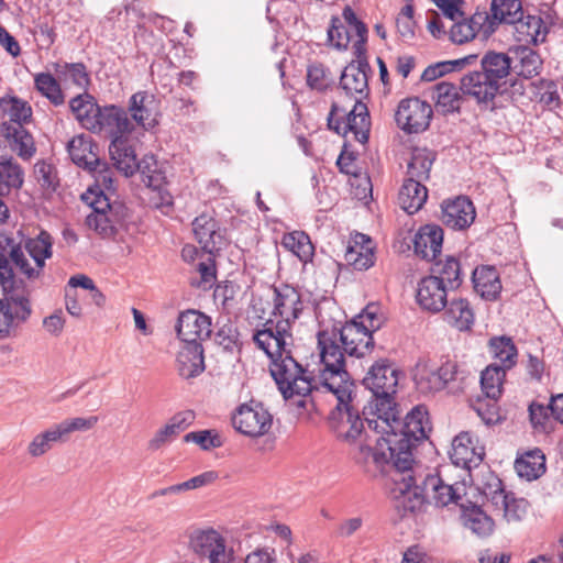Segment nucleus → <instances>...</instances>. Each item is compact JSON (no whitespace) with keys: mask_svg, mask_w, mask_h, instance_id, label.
Masks as SVG:
<instances>
[{"mask_svg":"<svg viewBox=\"0 0 563 563\" xmlns=\"http://www.w3.org/2000/svg\"><path fill=\"white\" fill-rule=\"evenodd\" d=\"M395 416L398 423L393 421L394 426L373 430L382 434L375 440V448L361 444L354 459L361 464L372 461L386 478H393L398 487L407 488L404 475L415 464L412 451L428 438L431 427L428 411L421 405L413 407L404 420L398 409Z\"/></svg>","mask_w":563,"mask_h":563,"instance_id":"1","label":"nucleus"},{"mask_svg":"<svg viewBox=\"0 0 563 563\" xmlns=\"http://www.w3.org/2000/svg\"><path fill=\"white\" fill-rule=\"evenodd\" d=\"M322 305L316 307V318L322 327L318 331V347L323 368L320 371V379L325 382H338L342 389L341 397L347 396V388L354 383L346 368V357L363 358L374 350L373 335L365 331V327L356 322L347 321L344 324L334 322L331 328L322 313Z\"/></svg>","mask_w":563,"mask_h":563,"instance_id":"2","label":"nucleus"},{"mask_svg":"<svg viewBox=\"0 0 563 563\" xmlns=\"http://www.w3.org/2000/svg\"><path fill=\"white\" fill-rule=\"evenodd\" d=\"M253 340L269 357V372L285 399L301 397L298 406H314L317 395L323 391L320 379L316 378L292 356L294 339H278L268 330H257Z\"/></svg>","mask_w":563,"mask_h":563,"instance_id":"3","label":"nucleus"},{"mask_svg":"<svg viewBox=\"0 0 563 563\" xmlns=\"http://www.w3.org/2000/svg\"><path fill=\"white\" fill-rule=\"evenodd\" d=\"M404 484L408 487H398L393 478H386L385 486L389 496L397 503L398 508L413 511L419 509L426 501H432L437 507H445L450 504H457L465 495L463 483L448 484L438 474H417L412 466L404 475Z\"/></svg>","mask_w":563,"mask_h":563,"instance_id":"4","label":"nucleus"},{"mask_svg":"<svg viewBox=\"0 0 563 563\" xmlns=\"http://www.w3.org/2000/svg\"><path fill=\"white\" fill-rule=\"evenodd\" d=\"M400 371L388 358H379L369 367L362 383L371 390L372 396L363 408L364 420L371 430L393 424L397 413L395 395Z\"/></svg>","mask_w":563,"mask_h":563,"instance_id":"5","label":"nucleus"},{"mask_svg":"<svg viewBox=\"0 0 563 563\" xmlns=\"http://www.w3.org/2000/svg\"><path fill=\"white\" fill-rule=\"evenodd\" d=\"M511 65L508 51L486 52L481 58L479 68L461 77L462 95L474 99L477 104L493 103L512 74Z\"/></svg>","mask_w":563,"mask_h":563,"instance_id":"6","label":"nucleus"},{"mask_svg":"<svg viewBox=\"0 0 563 563\" xmlns=\"http://www.w3.org/2000/svg\"><path fill=\"white\" fill-rule=\"evenodd\" d=\"M323 391L330 393L336 398V406L330 412L329 427L336 438L346 443H354L364 432V421L360 416V411L352 404V395L354 393L355 385L347 388L349 393L346 397H341L340 389H342L340 383L325 382L320 379Z\"/></svg>","mask_w":563,"mask_h":563,"instance_id":"7","label":"nucleus"},{"mask_svg":"<svg viewBox=\"0 0 563 563\" xmlns=\"http://www.w3.org/2000/svg\"><path fill=\"white\" fill-rule=\"evenodd\" d=\"M20 231L14 235L11 232H0V287L7 290L12 287H23L24 284L16 275H23L29 280L36 279L37 271L24 254Z\"/></svg>","mask_w":563,"mask_h":563,"instance_id":"8","label":"nucleus"},{"mask_svg":"<svg viewBox=\"0 0 563 563\" xmlns=\"http://www.w3.org/2000/svg\"><path fill=\"white\" fill-rule=\"evenodd\" d=\"M273 302V316L279 319L267 320L262 330L273 332L278 339H294L292 325L303 313L308 302L303 300L301 292L290 285L274 287Z\"/></svg>","mask_w":563,"mask_h":563,"instance_id":"9","label":"nucleus"},{"mask_svg":"<svg viewBox=\"0 0 563 563\" xmlns=\"http://www.w3.org/2000/svg\"><path fill=\"white\" fill-rule=\"evenodd\" d=\"M3 291L0 299V340L14 339L29 321L33 309L30 292L23 287H12Z\"/></svg>","mask_w":563,"mask_h":563,"instance_id":"10","label":"nucleus"},{"mask_svg":"<svg viewBox=\"0 0 563 563\" xmlns=\"http://www.w3.org/2000/svg\"><path fill=\"white\" fill-rule=\"evenodd\" d=\"M328 126L338 134L353 139L361 144L368 141L371 120L366 102L354 101L351 110L333 102L328 117Z\"/></svg>","mask_w":563,"mask_h":563,"instance_id":"11","label":"nucleus"},{"mask_svg":"<svg viewBox=\"0 0 563 563\" xmlns=\"http://www.w3.org/2000/svg\"><path fill=\"white\" fill-rule=\"evenodd\" d=\"M355 59L349 63L340 77V88L353 101H362L369 97L368 77L372 68L366 53L354 54Z\"/></svg>","mask_w":563,"mask_h":563,"instance_id":"12","label":"nucleus"},{"mask_svg":"<svg viewBox=\"0 0 563 563\" xmlns=\"http://www.w3.org/2000/svg\"><path fill=\"white\" fill-rule=\"evenodd\" d=\"M431 106L418 97L406 98L398 104L395 120L399 129L408 134L426 131L432 118Z\"/></svg>","mask_w":563,"mask_h":563,"instance_id":"13","label":"nucleus"},{"mask_svg":"<svg viewBox=\"0 0 563 563\" xmlns=\"http://www.w3.org/2000/svg\"><path fill=\"white\" fill-rule=\"evenodd\" d=\"M273 417L261 402L241 405L232 417V423L240 433L256 438L264 435L272 427Z\"/></svg>","mask_w":563,"mask_h":563,"instance_id":"14","label":"nucleus"},{"mask_svg":"<svg viewBox=\"0 0 563 563\" xmlns=\"http://www.w3.org/2000/svg\"><path fill=\"white\" fill-rule=\"evenodd\" d=\"M176 332L185 346L201 345L211 335V319L197 310L184 311L178 317Z\"/></svg>","mask_w":563,"mask_h":563,"instance_id":"15","label":"nucleus"},{"mask_svg":"<svg viewBox=\"0 0 563 563\" xmlns=\"http://www.w3.org/2000/svg\"><path fill=\"white\" fill-rule=\"evenodd\" d=\"M126 136L128 135L119 136L110 142L109 153L114 166L125 176H131L136 170H141L143 175H146L148 183L151 184L153 176L150 174L151 168L147 163V158H144L142 162H137L135 151L129 143Z\"/></svg>","mask_w":563,"mask_h":563,"instance_id":"16","label":"nucleus"},{"mask_svg":"<svg viewBox=\"0 0 563 563\" xmlns=\"http://www.w3.org/2000/svg\"><path fill=\"white\" fill-rule=\"evenodd\" d=\"M95 120V126H91L90 132H104L111 141L119 136L129 135L133 131V123L128 118V112L119 106L100 107Z\"/></svg>","mask_w":563,"mask_h":563,"instance_id":"17","label":"nucleus"},{"mask_svg":"<svg viewBox=\"0 0 563 563\" xmlns=\"http://www.w3.org/2000/svg\"><path fill=\"white\" fill-rule=\"evenodd\" d=\"M526 92L531 101L540 103L544 109L553 111L561 107L558 85L553 80L540 79L531 82L514 81L511 84L512 97L516 95L523 96Z\"/></svg>","mask_w":563,"mask_h":563,"instance_id":"18","label":"nucleus"},{"mask_svg":"<svg viewBox=\"0 0 563 563\" xmlns=\"http://www.w3.org/2000/svg\"><path fill=\"white\" fill-rule=\"evenodd\" d=\"M192 231L201 249L213 255L227 246L225 230L209 214H200L192 221Z\"/></svg>","mask_w":563,"mask_h":563,"instance_id":"19","label":"nucleus"},{"mask_svg":"<svg viewBox=\"0 0 563 563\" xmlns=\"http://www.w3.org/2000/svg\"><path fill=\"white\" fill-rule=\"evenodd\" d=\"M128 111L132 120L144 130H151L158 124L159 102L150 91L133 93L128 102Z\"/></svg>","mask_w":563,"mask_h":563,"instance_id":"20","label":"nucleus"},{"mask_svg":"<svg viewBox=\"0 0 563 563\" xmlns=\"http://www.w3.org/2000/svg\"><path fill=\"white\" fill-rule=\"evenodd\" d=\"M449 291L435 277H423L418 284L417 302L423 310L438 313L446 307Z\"/></svg>","mask_w":563,"mask_h":563,"instance_id":"21","label":"nucleus"},{"mask_svg":"<svg viewBox=\"0 0 563 563\" xmlns=\"http://www.w3.org/2000/svg\"><path fill=\"white\" fill-rule=\"evenodd\" d=\"M450 459L455 466L471 471L484 459V449L477 448L468 432H461L452 441Z\"/></svg>","mask_w":563,"mask_h":563,"instance_id":"22","label":"nucleus"},{"mask_svg":"<svg viewBox=\"0 0 563 563\" xmlns=\"http://www.w3.org/2000/svg\"><path fill=\"white\" fill-rule=\"evenodd\" d=\"M473 202L466 197H457L442 203V222L454 230H464L475 220Z\"/></svg>","mask_w":563,"mask_h":563,"instance_id":"23","label":"nucleus"},{"mask_svg":"<svg viewBox=\"0 0 563 563\" xmlns=\"http://www.w3.org/2000/svg\"><path fill=\"white\" fill-rule=\"evenodd\" d=\"M415 254L426 261H434L442 251L443 230L438 224H426L419 228L413 240Z\"/></svg>","mask_w":563,"mask_h":563,"instance_id":"24","label":"nucleus"},{"mask_svg":"<svg viewBox=\"0 0 563 563\" xmlns=\"http://www.w3.org/2000/svg\"><path fill=\"white\" fill-rule=\"evenodd\" d=\"M487 26V11L477 10L470 19H463L452 24L450 38L453 43L464 44L473 40L478 33L487 37L493 34V31H489Z\"/></svg>","mask_w":563,"mask_h":563,"instance_id":"25","label":"nucleus"},{"mask_svg":"<svg viewBox=\"0 0 563 563\" xmlns=\"http://www.w3.org/2000/svg\"><path fill=\"white\" fill-rule=\"evenodd\" d=\"M195 418L196 416L192 410H184L175 413L163 428L156 431L148 442V449L153 451L159 450L189 428L194 423Z\"/></svg>","mask_w":563,"mask_h":563,"instance_id":"26","label":"nucleus"},{"mask_svg":"<svg viewBox=\"0 0 563 563\" xmlns=\"http://www.w3.org/2000/svg\"><path fill=\"white\" fill-rule=\"evenodd\" d=\"M511 62V73L523 79L537 76L542 68L540 56L531 47L519 45L508 49Z\"/></svg>","mask_w":563,"mask_h":563,"instance_id":"27","label":"nucleus"},{"mask_svg":"<svg viewBox=\"0 0 563 563\" xmlns=\"http://www.w3.org/2000/svg\"><path fill=\"white\" fill-rule=\"evenodd\" d=\"M522 12L520 0H492L487 29L494 33L501 23L515 24L522 20Z\"/></svg>","mask_w":563,"mask_h":563,"instance_id":"28","label":"nucleus"},{"mask_svg":"<svg viewBox=\"0 0 563 563\" xmlns=\"http://www.w3.org/2000/svg\"><path fill=\"white\" fill-rule=\"evenodd\" d=\"M227 543L222 534L212 528H197L189 533V549L199 558H209Z\"/></svg>","mask_w":563,"mask_h":563,"instance_id":"29","label":"nucleus"},{"mask_svg":"<svg viewBox=\"0 0 563 563\" xmlns=\"http://www.w3.org/2000/svg\"><path fill=\"white\" fill-rule=\"evenodd\" d=\"M0 109L3 115L8 117V121L2 122L1 128L10 125H25L32 120V108L27 101L12 95L0 97Z\"/></svg>","mask_w":563,"mask_h":563,"instance_id":"30","label":"nucleus"},{"mask_svg":"<svg viewBox=\"0 0 563 563\" xmlns=\"http://www.w3.org/2000/svg\"><path fill=\"white\" fill-rule=\"evenodd\" d=\"M472 280L475 291L486 300H496L501 290V283L497 269L493 266L477 267L473 272Z\"/></svg>","mask_w":563,"mask_h":563,"instance_id":"31","label":"nucleus"},{"mask_svg":"<svg viewBox=\"0 0 563 563\" xmlns=\"http://www.w3.org/2000/svg\"><path fill=\"white\" fill-rule=\"evenodd\" d=\"M398 199L401 208L408 214H413L426 203L428 189L423 183L413 180V178H406L400 188Z\"/></svg>","mask_w":563,"mask_h":563,"instance_id":"32","label":"nucleus"},{"mask_svg":"<svg viewBox=\"0 0 563 563\" xmlns=\"http://www.w3.org/2000/svg\"><path fill=\"white\" fill-rule=\"evenodd\" d=\"M23 246L35 263L33 271H37V279L42 275L45 261L53 255L52 236L48 232L42 230L35 238H27Z\"/></svg>","mask_w":563,"mask_h":563,"instance_id":"33","label":"nucleus"},{"mask_svg":"<svg viewBox=\"0 0 563 563\" xmlns=\"http://www.w3.org/2000/svg\"><path fill=\"white\" fill-rule=\"evenodd\" d=\"M444 320L459 331L471 330L474 323V312L470 302L463 298H452L448 301Z\"/></svg>","mask_w":563,"mask_h":563,"instance_id":"34","label":"nucleus"},{"mask_svg":"<svg viewBox=\"0 0 563 563\" xmlns=\"http://www.w3.org/2000/svg\"><path fill=\"white\" fill-rule=\"evenodd\" d=\"M2 135L19 157L30 159L36 152L34 139L25 125L0 128Z\"/></svg>","mask_w":563,"mask_h":563,"instance_id":"35","label":"nucleus"},{"mask_svg":"<svg viewBox=\"0 0 563 563\" xmlns=\"http://www.w3.org/2000/svg\"><path fill=\"white\" fill-rule=\"evenodd\" d=\"M478 490L495 509L503 511L505 516H510L509 495L496 475L488 472L483 483L478 485Z\"/></svg>","mask_w":563,"mask_h":563,"instance_id":"36","label":"nucleus"},{"mask_svg":"<svg viewBox=\"0 0 563 563\" xmlns=\"http://www.w3.org/2000/svg\"><path fill=\"white\" fill-rule=\"evenodd\" d=\"M429 277H435L450 290H456L463 283L461 263L454 256H446L444 261H437Z\"/></svg>","mask_w":563,"mask_h":563,"instance_id":"37","label":"nucleus"},{"mask_svg":"<svg viewBox=\"0 0 563 563\" xmlns=\"http://www.w3.org/2000/svg\"><path fill=\"white\" fill-rule=\"evenodd\" d=\"M69 108L75 119L84 129L90 131L91 126H95V119L100 106L91 95L85 91L84 93H79L71 98L69 101Z\"/></svg>","mask_w":563,"mask_h":563,"instance_id":"38","label":"nucleus"},{"mask_svg":"<svg viewBox=\"0 0 563 563\" xmlns=\"http://www.w3.org/2000/svg\"><path fill=\"white\" fill-rule=\"evenodd\" d=\"M461 86L442 80L432 87L431 97L435 101L437 107L444 113L459 111L461 108Z\"/></svg>","mask_w":563,"mask_h":563,"instance_id":"39","label":"nucleus"},{"mask_svg":"<svg viewBox=\"0 0 563 563\" xmlns=\"http://www.w3.org/2000/svg\"><path fill=\"white\" fill-rule=\"evenodd\" d=\"M24 183V170L13 157L0 158V196L19 190Z\"/></svg>","mask_w":563,"mask_h":563,"instance_id":"40","label":"nucleus"},{"mask_svg":"<svg viewBox=\"0 0 563 563\" xmlns=\"http://www.w3.org/2000/svg\"><path fill=\"white\" fill-rule=\"evenodd\" d=\"M178 373L181 377L189 379L203 372V349L202 345L184 346L177 357Z\"/></svg>","mask_w":563,"mask_h":563,"instance_id":"41","label":"nucleus"},{"mask_svg":"<svg viewBox=\"0 0 563 563\" xmlns=\"http://www.w3.org/2000/svg\"><path fill=\"white\" fill-rule=\"evenodd\" d=\"M517 474L527 481H534L545 472V457L540 449L525 452L515 462Z\"/></svg>","mask_w":563,"mask_h":563,"instance_id":"42","label":"nucleus"},{"mask_svg":"<svg viewBox=\"0 0 563 563\" xmlns=\"http://www.w3.org/2000/svg\"><path fill=\"white\" fill-rule=\"evenodd\" d=\"M435 161V154L428 148H415L407 166V178L420 183L430 178V170Z\"/></svg>","mask_w":563,"mask_h":563,"instance_id":"43","label":"nucleus"},{"mask_svg":"<svg viewBox=\"0 0 563 563\" xmlns=\"http://www.w3.org/2000/svg\"><path fill=\"white\" fill-rule=\"evenodd\" d=\"M441 380L444 382V389L451 394H459L467 385L470 372L457 362L448 360L440 366Z\"/></svg>","mask_w":563,"mask_h":563,"instance_id":"44","label":"nucleus"},{"mask_svg":"<svg viewBox=\"0 0 563 563\" xmlns=\"http://www.w3.org/2000/svg\"><path fill=\"white\" fill-rule=\"evenodd\" d=\"M67 152L71 161L85 169L99 164L100 158L92 152L91 141L82 135L75 136L67 143Z\"/></svg>","mask_w":563,"mask_h":563,"instance_id":"45","label":"nucleus"},{"mask_svg":"<svg viewBox=\"0 0 563 563\" xmlns=\"http://www.w3.org/2000/svg\"><path fill=\"white\" fill-rule=\"evenodd\" d=\"M463 525L478 537H487L494 530V520L479 506L463 508Z\"/></svg>","mask_w":563,"mask_h":563,"instance_id":"46","label":"nucleus"},{"mask_svg":"<svg viewBox=\"0 0 563 563\" xmlns=\"http://www.w3.org/2000/svg\"><path fill=\"white\" fill-rule=\"evenodd\" d=\"M493 356L500 362V367L511 369L517 364L518 351L511 338L501 335L489 340Z\"/></svg>","mask_w":563,"mask_h":563,"instance_id":"47","label":"nucleus"},{"mask_svg":"<svg viewBox=\"0 0 563 563\" xmlns=\"http://www.w3.org/2000/svg\"><path fill=\"white\" fill-rule=\"evenodd\" d=\"M58 80L54 75L45 71L34 76L35 89L55 107L65 103V95Z\"/></svg>","mask_w":563,"mask_h":563,"instance_id":"48","label":"nucleus"},{"mask_svg":"<svg viewBox=\"0 0 563 563\" xmlns=\"http://www.w3.org/2000/svg\"><path fill=\"white\" fill-rule=\"evenodd\" d=\"M282 244L303 263L311 261L314 253L310 238L303 231L286 233Z\"/></svg>","mask_w":563,"mask_h":563,"instance_id":"49","label":"nucleus"},{"mask_svg":"<svg viewBox=\"0 0 563 563\" xmlns=\"http://www.w3.org/2000/svg\"><path fill=\"white\" fill-rule=\"evenodd\" d=\"M54 69L59 80L71 81L84 90H86L90 84L87 67L82 63H57Z\"/></svg>","mask_w":563,"mask_h":563,"instance_id":"50","label":"nucleus"},{"mask_svg":"<svg viewBox=\"0 0 563 563\" xmlns=\"http://www.w3.org/2000/svg\"><path fill=\"white\" fill-rule=\"evenodd\" d=\"M506 369L499 365H488L481 375V386L485 395L490 399H497L501 395Z\"/></svg>","mask_w":563,"mask_h":563,"instance_id":"51","label":"nucleus"},{"mask_svg":"<svg viewBox=\"0 0 563 563\" xmlns=\"http://www.w3.org/2000/svg\"><path fill=\"white\" fill-rule=\"evenodd\" d=\"M441 379L440 367L420 366L415 375L416 386L422 394H431L444 389L445 380Z\"/></svg>","mask_w":563,"mask_h":563,"instance_id":"52","label":"nucleus"},{"mask_svg":"<svg viewBox=\"0 0 563 563\" xmlns=\"http://www.w3.org/2000/svg\"><path fill=\"white\" fill-rule=\"evenodd\" d=\"M117 216V210L113 214L110 212L90 214L87 217V223L102 238H113L118 233L119 227L122 225V220H120Z\"/></svg>","mask_w":563,"mask_h":563,"instance_id":"53","label":"nucleus"},{"mask_svg":"<svg viewBox=\"0 0 563 563\" xmlns=\"http://www.w3.org/2000/svg\"><path fill=\"white\" fill-rule=\"evenodd\" d=\"M63 437L57 428V426H53L52 428L45 430L42 433H38L33 438L27 446V453L32 457H40L48 452L53 444L63 441Z\"/></svg>","mask_w":563,"mask_h":563,"instance_id":"54","label":"nucleus"},{"mask_svg":"<svg viewBox=\"0 0 563 563\" xmlns=\"http://www.w3.org/2000/svg\"><path fill=\"white\" fill-rule=\"evenodd\" d=\"M516 24V30L525 34L526 40L538 43L543 42L548 31L543 20L538 15H522V20H519Z\"/></svg>","mask_w":563,"mask_h":563,"instance_id":"55","label":"nucleus"},{"mask_svg":"<svg viewBox=\"0 0 563 563\" xmlns=\"http://www.w3.org/2000/svg\"><path fill=\"white\" fill-rule=\"evenodd\" d=\"M343 18L347 23L351 31L355 33L357 40L353 43L352 49L353 54H363L366 53V41H367V27L366 25L360 21L355 14V12L346 7L343 10Z\"/></svg>","mask_w":563,"mask_h":563,"instance_id":"56","label":"nucleus"},{"mask_svg":"<svg viewBox=\"0 0 563 563\" xmlns=\"http://www.w3.org/2000/svg\"><path fill=\"white\" fill-rule=\"evenodd\" d=\"M88 172H90L95 178V186L93 188L96 190H103L107 192H114L113 187V169L108 165L107 162H103L99 159V164H93L90 167L87 168Z\"/></svg>","mask_w":563,"mask_h":563,"instance_id":"57","label":"nucleus"},{"mask_svg":"<svg viewBox=\"0 0 563 563\" xmlns=\"http://www.w3.org/2000/svg\"><path fill=\"white\" fill-rule=\"evenodd\" d=\"M82 200L91 207L93 214H100L110 212L114 213L117 210L110 203L108 192L103 190H96L93 187H89L88 190L82 195Z\"/></svg>","mask_w":563,"mask_h":563,"instance_id":"58","label":"nucleus"},{"mask_svg":"<svg viewBox=\"0 0 563 563\" xmlns=\"http://www.w3.org/2000/svg\"><path fill=\"white\" fill-rule=\"evenodd\" d=\"M351 30L339 18H332L328 30V41L336 49H346L351 41Z\"/></svg>","mask_w":563,"mask_h":563,"instance_id":"59","label":"nucleus"},{"mask_svg":"<svg viewBox=\"0 0 563 563\" xmlns=\"http://www.w3.org/2000/svg\"><path fill=\"white\" fill-rule=\"evenodd\" d=\"M351 321L356 322L357 325L362 322L365 327V331L373 333L380 329L383 324V318L379 314V308L376 305H367L361 313L355 316Z\"/></svg>","mask_w":563,"mask_h":563,"instance_id":"60","label":"nucleus"},{"mask_svg":"<svg viewBox=\"0 0 563 563\" xmlns=\"http://www.w3.org/2000/svg\"><path fill=\"white\" fill-rule=\"evenodd\" d=\"M186 442H194L203 450L220 448L223 444L221 435L216 430L189 432L184 437Z\"/></svg>","mask_w":563,"mask_h":563,"instance_id":"61","label":"nucleus"},{"mask_svg":"<svg viewBox=\"0 0 563 563\" xmlns=\"http://www.w3.org/2000/svg\"><path fill=\"white\" fill-rule=\"evenodd\" d=\"M98 422V417L91 416L88 418L77 417L71 419H66L62 421L60 423H57V428L63 437L65 439L75 431H87L92 429L96 423Z\"/></svg>","mask_w":563,"mask_h":563,"instance_id":"62","label":"nucleus"},{"mask_svg":"<svg viewBox=\"0 0 563 563\" xmlns=\"http://www.w3.org/2000/svg\"><path fill=\"white\" fill-rule=\"evenodd\" d=\"M345 257L347 263L357 271L367 269L374 265V253L371 249L364 251V247H360V250L350 247Z\"/></svg>","mask_w":563,"mask_h":563,"instance_id":"63","label":"nucleus"},{"mask_svg":"<svg viewBox=\"0 0 563 563\" xmlns=\"http://www.w3.org/2000/svg\"><path fill=\"white\" fill-rule=\"evenodd\" d=\"M34 175L37 183L43 188L55 189L57 185V176L55 167L52 164L45 161L37 162L34 166Z\"/></svg>","mask_w":563,"mask_h":563,"instance_id":"64","label":"nucleus"}]
</instances>
